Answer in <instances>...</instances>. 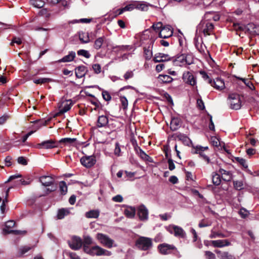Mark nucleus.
<instances>
[{"label": "nucleus", "mask_w": 259, "mask_h": 259, "mask_svg": "<svg viewBox=\"0 0 259 259\" xmlns=\"http://www.w3.org/2000/svg\"><path fill=\"white\" fill-rule=\"evenodd\" d=\"M30 3L34 7L41 8L45 4V0H30Z\"/></svg>", "instance_id": "obj_33"}, {"label": "nucleus", "mask_w": 259, "mask_h": 259, "mask_svg": "<svg viewBox=\"0 0 259 259\" xmlns=\"http://www.w3.org/2000/svg\"><path fill=\"white\" fill-rule=\"evenodd\" d=\"M226 236L225 234L222 233L216 232L213 230H211V233L209 235L210 238H215L217 237L224 238Z\"/></svg>", "instance_id": "obj_43"}, {"label": "nucleus", "mask_w": 259, "mask_h": 259, "mask_svg": "<svg viewBox=\"0 0 259 259\" xmlns=\"http://www.w3.org/2000/svg\"><path fill=\"white\" fill-rule=\"evenodd\" d=\"M120 101L123 109H126L128 106V101L124 96L120 97Z\"/></svg>", "instance_id": "obj_46"}, {"label": "nucleus", "mask_w": 259, "mask_h": 259, "mask_svg": "<svg viewBox=\"0 0 259 259\" xmlns=\"http://www.w3.org/2000/svg\"><path fill=\"white\" fill-rule=\"evenodd\" d=\"M60 191L62 195H65L67 191V187L64 181H61L59 183Z\"/></svg>", "instance_id": "obj_38"}, {"label": "nucleus", "mask_w": 259, "mask_h": 259, "mask_svg": "<svg viewBox=\"0 0 259 259\" xmlns=\"http://www.w3.org/2000/svg\"><path fill=\"white\" fill-rule=\"evenodd\" d=\"M215 89L222 91L225 88V84L224 80L221 78L218 77L212 80V83L210 84Z\"/></svg>", "instance_id": "obj_13"}, {"label": "nucleus", "mask_w": 259, "mask_h": 259, "mask_svg": "<svg viewBox=\"0 0 259 259\" xmlns=\"http://www.w3.org/2000/svg\"><path fill=\"white\" fill-rule=\"evenodd\" d=\"M221 259H236V258L228 252H223L221 253Z\"/></svg>", "instance_id": "obj_44"}, {"label": "nucleus", "mask_w": 259, "mask_h": 259, "mask_svg": "<svg viewBox=\"0 0 259 259\" xmlns=\"http://www.w3.org/2000/svg\"><path fill=\"white\" fill-rule=\"evenodd\" d=\"M102 94L103 99L105 101H109L111 100V97L110 94L107 91H103Z\"/></svg>", "instance_id": "obj_55"}, {"label": "nucleus", "mask_w": 259, "mask_h": 259, "mask_svg": "<svg viewBox=\"0 0 259 259\" xmlns=\"http://www.w3.org/2000/svg\"><path fill=\"white\" fill-rule=\"evenodd\" d=\"M228 101L231 109L238 110L241 107L240 98L238 94H232L229 95Z\"/></svg>", "instance_id": "obj_2"}, {"label": "nucleus", "mask_w": 259, "mask_h": 259, "mask_svg": "<svg viewBox=\"0 0 259 259\" xmlns=\"http://www.w3.org/2000/svg\"><path fill=\"white\" fill-rule=\"evenodd\" d=\"M121 150L120 148V145L118 143H115V148L114 149V154L117 156L120 155Z\"/></svg>", "instance_id": "obj_62"}, {"label": "nucleus", "mask_w": 259, "mask_h": 259, "mask_svg": "<svg viewBox=\"0 0 259 259\" xmlns=\"http://www.w3.org/2000/svg\"><path fill=\"white\" fill-rule=\"evenodd\" d=\"M112 200L114 202H121L123 201V198L120 195H117L112 198Z\"/></svg>", "instance_id": "obj_63"}, {"label": "nucleus", "mask_w": 259, "mask_h": 259, "mask_svg": "<svg viewBox=\"0 0 259 259\" xmlns=\"http://www.w3.org/2000/svg\"><path fill=\"white\" fill-rule=\"evenodd\" d=\"M76 56L75 52L74 51L69 52L67 55L65 56L62 59L59 60L58 62H69L72 61Z\"/></svg>", "instance_id": "obj_22"}, {"label": "nucleus", "mask_w": 259, "mask_h": 259, "mask_svg": "<svg viewBox=\"0 0 259 259\" xmlns=\"http://www.w3.org/2000/svg\"><path fill=\"white\" fill-rule=\"evenodd\" d=\"M181 125V120L177 117H173L171 118V122L170 123V129L173 131L177 130Z\"/></svg>", "instance_id": "obj_24"}, {"label": "nucleus", "mask_w": 259, "mask_h": 259, "mask_svg": "<svg viewBox=\"0 0 259 259\" xmlns=\"http://www.w3.org/2000/svg\"><path fill=\"white\" fill-rule=\"evenodd\" d=\"M173 30L170 25H166L162 28L159 33V36L160 38H167L172 35Z\"/></svg>", "instance_id": "obj_11"}, {"label": "nucleus", "mask_w": 259, "mask_h": 259, "mask_svg": "<svg viewBox=\"0 0 259 259\" xmlns=\"http://www.w3.org/2000/svg\"><path fill=\"white\" fill-rule=\"evenodd\" d=\"M39 181L45 186H50L54 184V180L50 176H44L39 178Z\"/></svg>", "instance_id": "obj_18"}, {"label": "nucleus", "mask_w": 259, "mask_h": 259, "mask_svg": "<svg viewBox=\"0 0 259 259\" xmlns=\"http://www.w3.org/2000/svg\"><path fill=\"white\" fill-rule=\"evenodd\" d=\"M109 120L107 116L105 115L99 116L98 119L97 126L98 127H106L108 124Z\"/></svg>", "instance_id": "obj_21"}, {"label": "nucleus", "mask_w": 259, "mask_h": 259, "mask_svg": "<svg viewBox=\"0 0 259 259\" xmlns=\"http://www.w3.org/2000/svg\"><path fill=\"white\" fill-rule=\"evenodd\" d=\"M162 27V24L161 22H158L153 24L152 25V28L155 31H159V30H161Z\"/></svg>", "instance_id": "obj_56"}, {"label": "nucleus", "mask_w": 259, "mask_h": 259, "mask_svg": "<svg viewBox=\"0 0 259 259\" xmlns=\"http://www.w3.org/2000/svg\"><path fill=\"white\" fill-rule=\"evenodd\" d=\"M239 213L243 218H245L248 215V212L244 208L241 209Z\"/></svg>", "instance_id": "obj_57"}, {"label": "nucleus", "mask_w": 259, "mask_h": 259, "mask_svg": "<svg viewBox=\"0 0 259 259\" xmlns=\"http://www.w3.org/2000/svg\"><path fill=\"white\" fill-rule=\"evenodd\" d=\"M200 74L201 75L202 77L205 80L207 81L208 83L210 84V83H212V80L209 78V76L208 75L206 72H205L204 71H200Z\"/></svg>", "instance_id": "obj_50"}, {"label": "nucleus", "mask_w": 259, "mask_h": 259, "mask_svg": "<svg viewBox=\"0 0 259 259\" xmlns=\"http://www.w3.org/2000/svg\"><path fill=\"white\" fill-rule=\"evenodd\" d=\"M70 247L73 250H78L81 248L82 245V241L80 238L73 237L72 240L69 243Z\"/></svg>", "instance_id": "obj_14"}, {"label": "nucleus", "mask_w": 259, "mask_h": 259, "mask_svg": "<svg viewBox=\"0 0 259 259\" xmlns=\"http://www.w3.org/2000/svg\"><path fill=\"white\" fill-rule=\"evenodd\" d=\"M144 56L146 60H150L152 56V51L150 49L144 48Z\"/></svg>", "instance_id": "obj_49"}, {"label": "nucleus", "mask_w": 259, "mask_h": 259, "mask_svg": "<svg viewBox=\"0 0 259 259\" xmlns=\"http://www.w3.org/2000/svg\"><path fill=\"white\" fill-rule=\"evenodd\" d=\"M99 215V211L97 210H92L85 213V217L88 218H97Z\"/></svg>", "instance_id": "obj_34"}, {"label": "nucleus", "mask_w": 259, "mask_h": 259, "mask_svg": "<svg viewBox=\"0 0 259 259\" xmlns=\"http://www.w3.org/2000/svg\"><path fill=\"white\" fill-rule=\"evenodd\" d=\"M69 213V211L65 208H62L58 210L57 213V218L58 219H62L65 216L68 214Z\"/></svg>", "instance_id": "obj_35"}, {"label": "nucleus", "mask_w": 259, "mask_h": 259, "mask_svg": "<svg viewBox=\"0 0 259 259\" xmlns=\"http://www.w3.org/2000/svg\"><path fill=\"white\" fill-rule=\"evenodd\" d=\"M234 188L238 190H241L243 188V183L242 181H236L233 182Z\"/></svg>", "instance_id": "obj_51"}, {"label": "nucleus", "mask_w": 259, "mask_h": 259, "mask_svg": "<svg viewBox=\"0 0 259 259\" xmlns=\"http://www.w3.org/2000/svg\"><path fill=\"white\" fill-rule=\"evenodd\" d=\"M52 79L49 78H41L37 79H34L33 82L36 84H42L52 81Z\"/></svg>", "instance_id": "obj_41"}, {"label": "nucleus", "mask_w": 259, "mask_h": 259, "mask_svg": "<svg viewBox=\"0 0 259 259\" xmlns=\"http://www.w3.org/2000/svg\"><path fill=\"white\" fill-rule=\"evenodd\" d=\"M170 60V57L163 53H158L155 55L153 60L155 62H161L167 61Z\"/></svg>", "instance_id": "obj_17"}, {"label": "nucleus", "mask_w": 259, "mask_h": 259, "mask_svg": "<svg viewBox=\"0 0 259 259\" xmlns=\"http://www.w3.org/2000/svg\"><path fill=\"white\" fill-rule=\"evenodd\" d=\"M15 225V222L13 220H10L6 223L5 228L3 229V231L6 234L13 233L15 234H19L20 231L12 230Z\"/></svg>", "instance_id": "obj_12"}, {"label": "nucleus", "mask_w": 259, "mask_h": 259, "mask_svg": "<svg viewBox=\"0 0 259 259\" xmlns=\"http://www.w3.org/2000/svg\"><path fill=\"white\" fill-rule=\"evenodd\" d=\"M158 80L159 82L161 83H168L171 82L173 79L169 75L160 74L158 76Z\"/></svg>", "instance_id": "obj_27"}, {"label": "nucleus", "mask_w": 259, "mask_h": 259, "mask_svg": "<svg viewBox=\"0 0 259 259\" xmlns=\"http://www.w3.org/2000/svg\"><path fill=\"white\" fill-rule=\"evenodd\" d=\"M92 68L94 72L96 74H99L101 72V67L99 64H93Z\"/></svg>", "instance_id": "obj_53"}, {"label": "nucleus", "mask_w": 259, "mask_h": 259, "mask_svg": "<svg viewBox=\"0 0 259 259\" xmlns=\"http://www.w3.org/2000/svg\"><path fill=\"white\" fill-rule=\"evenodd\" d=\"M167 230L170 233L173 234L175 236L185 238L186 234L182 228L174 225H169L167 228Z\"/></svg>", "instance_id": "obj_3"}, {"label": "nucleus", "mask_w": 259, "mask_h": 259, "mask_svg": "<svg viewBox=\"0 0 259 259\" xmlns=\"http://www.w3.org/2000/svg\"><path fill=\"white\" fill-rule=\"evenodd\" d=\"M213 12H206L204 16V18L203 19V21H206L208 22H211V20H212L213 17Z\"/></svg>", "instance_id": "obj_48"}, {"label": "nucleus", "mask_w": 259, "mask_h": 259, "mask_svg": "<svg viewBox=\"0 0 259 259\" xmlns=\"http://www.w3.org/2000/svg\"><path fill=\"white\" fill-rule=\"evenodd\" d=\"M207 259H215V256L214 253L209 251H206L205 252Z\"/></svg>", "instance_id": "obj_61"}, {"label": "nucleus", "mask_w": 259, "mask_h": 259, "mask_svg": "<svg viewBox=\"0 0 259 259\" xmlns=\"http://www.w3.org/2000/svg\"><path fill=\"white\" fill-rule=\"evenodd\" d=\"M49 121H50V119L45 120H42V119H40V120L34 121V128H35V131L34 132H35L36 130H38L41 126L47 125Z\"/></svg>", "instance_id": "obj_28"}, {"label": "nucleus", "mask_w": 259, "mask_h": 259, "mask_svg": "<svg viewBox=\"0 0 259 259\" xmlns=\"http://www.w3.org/2000/svg\"><path fill=\"white\" fill-rule=\"evenodd\" d=\"M214 29L213 24L211 22L201 20L197 27V33H202L204 36L210 35Z\"/></svg>", "instance_id": "obj_1"}, {"label": "nucleus", "mask_w": 259, "mask_h": 259, "mask_svg": "<svg viewBox=\"0 0 259 259\" xmlns=\"http://www.w3.org/2000/svg\"><path fill=\"white\" fill-rule=\"evenodd\" d=\"M77 54L78 56H83L84 57L88 59L90 58L91 57V54H90L89 52L83 49L79 50L77 51Z\"/></svg>", "instance_id": "obj_39"}, {"label": "nucleus", "mask_w": 259, "mask_h": 259, "mask_svg": "<svg viewBox=\"0 0 259 259\" xmlns=\"http://www.w3.org/2000/svg\"><path fill=\"white\" fill-rule=\"evenodd\" d=\"M219 173L221 175L222 179L225 181H230L232 179V174L229 171H227L223 168H220Z\"/></svg>", "instance_id": "obj_19"}, {"label": "nucleus", "mask_w": 259, "mask_h": 259, "mask_svg": "<svg viewBox=\"0 0 259 259\" xmlns=\"http://www.w3.org/2000/svg\"><path fill=\"white\" fill-rule=\"evenodd\" d=\"M93 243L92 239L89 236H85L83 238V242H82L83 245H89Z\"/></svg>", "instance_id": "obj_52"}, {"label": "nucleus", "mask_w": 259, "mask_h": 259, "mask_svg": "<svg viewBox=\"0 0 259 259\" xmlns=\"http://www.w3.org/2000/svg\"><path fill=\"white\" fill-rule=\"evenodd\" d=\"M176 62H180L182 64V65L185 64V54H182L179 57H178L176 59Z\"/></svg>", "instance_id": "obj_58"}, {"label": "nucleus", "mask_w": 259, "mask_h": 259, "mask_svg": "<svg viewBox=\"0 0 259 259\" xmlns=\"http://www.w3.org/2000/svg\"><path fill=\"white\" fill-rule=\"evenodd\" d=\"M97 239L103 245L110 248L113 247L114 240L107 235L102 233H98L96 235Z\"/></svg>", "instance_id": "obj_4"}, {"label": "nucleus", "mask_w": 259, "mask_h": 259, "mask_svg": "<svg viewBox=\"0 0 259 259\" xmlns=\"http://www.w3.org/2000/svg\"><path fill=\"white\" fill-rule=\"evenodd\" d=\"M185 64L191 65L193 63V58L191 55L185 54Z\"/></svg>", "instance_id": "obj_47"}, {"label": "nucleus", "mask_w": 259, "mask_h": 259, "mask_svg": "<svg viewBox=\"0 0 259 259\" xmlns=\"http://www.w3.org/2000/svg\"><path fill=\"white\" fill-rule=\"evenodd\" d=\"M96 162V159L94 156H84L80 159L81 163L87 168L92 167Z\"/></svg>", "instance_id": "obj_9"}, {"label": "nucleus", "mask_w": 259, "mask_h": 259, "mask_svg": "<svg viewBox=\"0 0 259 259\" xmlns=\"http://www.w3.org/2000/svg\"><path fill=\"white\" fill-rule=\"evenodd\" d=\"M72 106V103L70 101H66L61 103L59 106V113H64L69 111Z\"/></svg>", "instance_id": "obj_20"}, {"label": "nucleus", "mask_w": 259, "mask_h": 259, "mask_svg": "<svg viewBox=\"0 0 259 259\" xmlns=\"http://www.w3.org/2000/svg\"><path fill=\"white\" fill-rule=\"evenodd\" d=\"M148 6L146 3H142L135 5V8L141 11H147L148 9Z\"/></svg>", "instance_id": "obj_42"}, {"label": "nucleus", "mask_w": 259, "mask_h": 259, "mask_svg": "<svg viewBox=\"0 0 259 259\" xmlns=\"http://www.w3.org/2000/svg\"><path fill=\"white\" fill-rule=\"evenodd\" d=\"M177 138L179 140L182 141L185 145H189L191 143V140L187 136L183 134H179L177 135Z\"/></svg>", "instance_id": "obj_30"}, {"label": "nucleus", "mask_w": 259, "mask_h": 259, "mask_svg": "<svg viewBox=\"0 0 259 259\" xmlns=\"http://www.w3.org/2000/svg\"><path fill=\"white\" fill-rule=\"evenodd\" d=\"M76 141L75 138H65L61 139L58 143L65 145L74 146Z\"/></svg>", "instance_id": "obj_26"}, {"label": "nucleus", "mask_w": 259, "mask_h": 259, "mask_svg": "<svg viewBox=\"0 0 259 259\" xmlns=\"http://www.w3.org/2000/svg\"><path fill=\"white\" fill-rule=\"evenodd\" d=\"M87 71L85 66H79L75 68V75L77 78H81L85 75Z\"/></svg>", "instance_id": "obj_23"}, {"label": "nucleus", "mask_w": 259, "mask_h": 259, "mask_svg": "<svg viewBox=\"0 0 259 259\" xmlns=\"http://www.w3.org/2000/svg\"><path fill=\"white\" fill-rule=\"evenodd\" d=\"M212 181L214 185H219L221 183V178L220 174L213 172L212 176Z\"/></svg>", "instance_id": "obj_32"}, {"label": "nucleus", "mask_w": 259, "mask_h": 259, "mask_svg": "<svg viewBox=\"0 0 259 259\" xmlns=\"http://www.w3.org/2000/svg\"><path fill=\"white\" fill-rule=\"evenodd\" d=\"M17 161L19 164H22L23 165H26L27 164L26 159L22 156L19 157L18 158Z\"/></svg>", "instance_id": "obj_59"}, {"label": "nucleus", "mask_w": 259, "mask_h": 259, "mask_svg": "<svg viewBox=\"0 0 259 259\" xmlns=\"http://www.w3.org/2000/svg\"><path fill=\"white\" fill-rule=\"evenodd\" d=\"M208 147H203L200 145L196 146L194 147V153L198 154L199 156L202 158L207 164L210 163V159L208 156L204 153L205 150H208Z\"/></svg>", "instance_id": "obj_8"}, {"label": "nucleus", "mask_w": 259, "mask_h": 259, "mask_svg": "<svg viewBox=\"0 0 259 259\" xmlns=\"http://www.w3.org/2000/svg\"><path fill=\"white\" fill-rule=\"evenodd\" d=\"M79 40L84 44L88 43L90 41L89 33L85 32H80L79 33Z\"/></svg>", "instance_id": "obj_31"}, {"label": "nucleus", "mask_w": 259, "mask_h": 259, "mask_svg": "<svg viewBox=\"0 0 259 259\" xmlns=\"http://www.w3.org/2000/svg\"><path fill=\"white\" fill-rule=\"evenodd\" d=\"M211 245L214 247L222 248L231 245L230 242L227 239L217 240L211 241Z\"/></svg>", "instance_id": "obj_16"}, {"label": "nucleus", "mask_w": 259, "mask_h": 259, "mask_svg": "<svg viewBox=\"0 0 259 259\" xmlns=\"http://www.w3.org/2000/svg\"><path fill=\"white\" fill-rule=\"evenodd\" d=\"M124 259H134L133 255V251L132 250H128L125 254V258Z\"/></svg>", "instance_id": "obj_64"}, {"label": "nucleus", "mask_w": 259, "mask_h": 259, "mask_svg": "<svg viewBox=\"0 0 259 259\" xmlns=\"http://www.w3.org/2000/svg\"><path fill=\"white\" fill-rule=\"evenodd\" d=\"M182 79L185 83L192 86L196 85L197 82L196 77L190 71H185L183 73Z\"/></svg>", "instance_id": "obj_7"}, {"label": "nucleus", "mask_w": 259, "mask_h": 259, "mask_svg": "<svg viewBox=\"0 0 259 259\" xmlns=\"http://www.w3.org/2000/svg\"><path fill=\"white\" fill-rule=\"evenodd\" d=\"M136 208L135 207L127 206L124 209L125 215L129 218H134L136 214Z\"/></svg>", "instance_id": "obj_25"}, {"label": "nucleus", "mask_w": 259, "mask_h": 259, "mask_svg": "<svg viewBox=\"0 0 259 259\" xmlns=\"http://www.w3.org/2000/svg\"><path fill=\"white\" fill-rule=\"evenodd\" d=\"M137 214L140 221H146L148 220V210L144 205H141L138 207Z\"/></svg>", "instance_id": "obj_10"}, {"label": "nucleus", "mask_w": 259, "mask_h": 259, "mask_svg": "<svg viewBox=\"0 0 259 259\" xmlns=\"http://www.w3.org/2000/svg\"><path fill=\"white\" fill-rule=\"evenodd\" d=\"M136 245L139 248L146 250L151 246L152 241L148 238L142 237L137 240Z\"/></svg>", "instance_id": "obj_5"}, {"label": "nucleus", "mask_w": 259, "mask_h": 259, "mask_svg": "<svg viewBox=\"0 0 259 259\" xmlns=\"http://www.w3.org/2000/svg\"><path fill=\"white\" fill-rule=\"evenodd\" d=\"M135 8V5L130 4L122 9L119 10V14H121L123 12L127 11H132Z\"/></svg>", "instance_id": "obj_40"}, {"label": "nucleus", "mask_w": 259, "mask_h": 259, "mask_svg": "<svg viewBox=\"0 0 259 259\" xmlns=\"http://www.w3.org/2000/svg\"><path fill=\"white\" fill-rule=\"evenodd\" d=\"M158 249L161 254H168L170 253L171 251L175 249V247L172 245L163 243L158 246Z\"/></svg>", "instance_id": "obj_15"}, {"label": "nucleus", "mask_w": 259, "mask_h": 259, "mask_svg": "<svg viewBox=\"0 0 259 259\" xmlns=\"http://www.w3.org/2000/svg\"><path fill=\"white\" fill-rule=\"evenodd\" d=\"M129 46H113L112 49L115 52L125 51L129 49Z\"/></svg>", "instance_id": "obj_37"}, {"label": "nucleus", "mask_w": 259, "mask_h": 259, "mask_svg": "<svg viewBox=\"0 0 259 259\" xmlns=\"http://www.w3.org/2000/svg\"><path fill=\"white\" fill-rule=\"evenodd\" d=\"M197 106L198 107V108L200 109L203 110L204 109L205 107H204V103L201 99H198L197 100Z\"/></svg>", "instance_id": "obj_60"}, {"label": "nucleus", "mask_w": 259, "mask_h": 259, "mask_svg": "<svg viewBox=\"0 0 259 259\" xmlns=\"http://www.w3.org/2000/svg\"><path fill=\"white\" fill-rule=\"evenodd\" d=\"M104 41V37H100L97 38L94 42V48L96 50L100 49Z\"/></svg>", "instance_id": "obj_36"}, {"label": "nucleus", "mask_w": 259, "mask_h": 259, "mask_svg": "<svg viewBox=\"0 0 259 259\" xmlns=\"http://www.w3.org/2000/svg\"><path fill=\"white\" fill-rule=\"evenodd\" d=\"M236 160L239 162L241 165H242L244 167L247 168L248 165L246 162V160L240 157H236Z\"/></svg>", "instance_id": "obj_54"}, {"label": "nucleus", "mask_w": 259, "mask_h": 259, "mask_svg": "<svg viewBox=\"0 0 259 259\" xmlns=\"http://www.w3.org/2000/svg\"><path fill=\"white\" fill-rule=\"evenodd\" d=\"M58 144V142L53 140H49L37 144L35 147L38 149H52L58 147L59 146Z\"/></svg>", "instance_id": "obj_6"}, {"label": "nucleus", "mask_w": 259, "mask_h": 259, "mask_svg": "<svg viewBox=\"0 0 259 259\" xmlns=\"http://www.w3.org/2000/svg\"><path fill=\"white\" fill-rule=\"evenodd\" d=\"M103 248L101 247L96 245L92 247L91 255H102Z\"/></svg>", "instance_id": "obj_29"}, {"label": "nucleus", "mask_w": 259, "mask_h": 259, "mask_svg": "<svg viewBox=\"0 0 259 259\" xmlns=\"http://www.w3.org/2000/svg\"><path fill=\"white\" fill-rule=\"evenodd\" d=\"M235 77L238 79H240L241 80H242L244 83L247 87H248L249 89H252V87H253V84L252 83V82L249 80V79H246V78H241V77H237V76H235Z\"/></svg>", "instance_id": "obj_45"}]
</instances>
